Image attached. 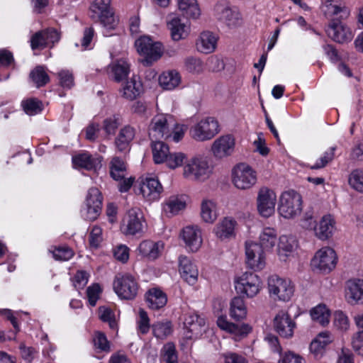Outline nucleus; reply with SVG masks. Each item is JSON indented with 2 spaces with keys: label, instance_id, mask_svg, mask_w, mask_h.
Here are the masks:
<instances>
[{
  "label": "nucleus",
  "instance_id": "nucleus-39",
  "mask_svg": "<svg viewBox=\"0 0 363 363\" xmlns=\"http://www.w3.org/2000/svg\"><path fill=\"white\" fill-rule=\"evenodd\" d=\"M246 264L254 270H261L266 264L264 251H245Z\"/></svg>",
  "mask_w": 363,
  "mask_h": 363
},
{
  "label": "nucleus",
  "instance_id": "nucleus-60",
  "mask_svg": "<svg viewBox=\"0 0 363 363\" xmlns=\"http://www.w3.org/2000/svg\"><path fill=\"white\" fill-rule=\"evenodd\" d=\"M99 310L100 319L104 322L108 323L109 327L111 329H115L117 324L113 312L106 307H100Z\"/></svg>",
  "mask_w": 363,
  "mask_h": 363
},
{
  "label": "nucleus",
  "instance_id": "nucleus-41",
  "mask_svg": "<svg viewBox=\"0 0 363 363\" xmlns=\"http://www.w3.org/2000/svg\"><path fill=\"white\" fill-rule=\"evenodd\" d=\"M230 315L235 320H240L247 315V307L243 298L240 296L234 297L230 303Z\"/></svg>",
  "mask_w": 363,
  "mask_h": 363
},
{
  "label": "nucleus",
  "instance_id": "nucleus-37",
  "mask_svg": "<svg viewBox=\"0 0 363 363\" xmlns=\"http://www.w3.org/2000/svg\"><path fill=\"white\" fill-rule=\"evenodd\" d=\"M146 301L150 308L158 310L163 308L167 302L166 294L158 289H151L146 293Z\"/></svg>",
  "mask_w": 363,
  "mask_h": 363
},
{
  "label": "nucleus",
  "instance_id": "nucleus-2",
  "mask_svg": "<svg viewBox=\"0 0 363 363\" xmlns=\"http://www.w3.org/2000/svg\"><path fill=\"white\" fill-rule=\"evenodd\" d=\"M175 125L176 121L170 115L160 113L155 116L148 127V134L151 140L170 138L172 128Z\"/></svg>",
  "mask_w": 363,
  "mask_h": 363
},
{
  "label": "nucleus",
  "instance_id": "nucleus-63",
  "mask_svg": "<svg viewBox=\"0 0 363 363\" xmlns=\"http://www.w3.org/2000/svg\"><path fill=\"white\" fill-rule=\"evenodd\" d=\"M60 84L65 89H70L74 86V77L69 70H61L57 74Z\"/></svg>",
  "mask_w": 363,
  "mask_h": 363
},
{
  "label": "nucleus",
  "instance_id": "nucleus-43",
  "mask_svg": "<svg viewBox=\"0 0 363 363\" xmlns=\"http://www.w3.org/2000/svg\"><path fill=\"white\" fill-rule=\"evenodd\" d=\"M127 165L123 160L118 157L112 158L110 162V174L114 180L123 179L126 175Z\"/></svg>",
  "mask_w": 363,
  "mask_h": 363
},
{
  "label": "nucleus",
  "instance_id": "nucleus-8",
  "mask_svg": "<svg viewBox=\"0 0 363 363\" xmlns=\"http://www.w3.org/2000/svg\"><path fill=\"white\" fill-rule=\"evenodd\" d=\"M113 289L121 299H134L138 294V284L129 274H118L113 281Z\"/></svg>",
  "mask_w": 363,
  "mask_h": 363
},
{
  "label": "nucleus",
  "instance_id": "nucleus-31",
  "mask_svg": "<svg viewBox=\"0 0 363 363\" xmlns=\"http://www.w3.org/2000/svg\"><path fill=\"white\" fill-rule=\"evenodd\" d=\"M135 129L126 125L121 128L115 140V145L118 151L126 153L130 150V144L135 137Z\"/></svg>",
  "mask_w": 363,
  "mask_h": 363
},
{
  "label": "nucleus",
  "instance_id": "nucleus-30",
  "mask_svg": "<svg viewBox=\"0 0 363 363\" xmlns=\"http://www.w3.org/2000/svg\"><path fill=\"white\" fill-rule=\"evenodd\" d=\"M218 326L223 330L238 337H242L247 335L251 328L247 324H235L228 321L225 316H220L217 320Z\"/></svg>",
  "mask_w": 363,
  "mask_h": 363
},
{
  "label": "nucleus",
  "instance_id": "nucleus-36",
  "mask_svg": "<svg viewBox=\"0 0 363 363\" xmlns=\"http://www.w3.org/2000/svg\"><path fill=\"white\" fill-rule=\"evenodd\" d=\"M186 200L182 195H172L167 199L163 204V210L167 214L177 215L186 208Z\"/></svg>",
  "mask_w": 363,
  "mask_h": 363
},
{
  "label": "nucleus",
  "instance_id": "nucleus-19",
  "mask_svg": "<svg viewBox=\"0 0 363 363\" xmlns=\"http://www.w3.org/2000/svg\"><path fill=\"white\" fill-rule=\"evenodd\" d=\"M60 38V33L56 29L49 28L40 30L32 36L30 46L33 50L43 49L50 44L57 43Z\"/></svg>",
  "mask_w": 363,
  "mask_h": 363
},
{
  "label": "nucleus",
  "instance_id": "nucleus-11",
  "mask_svg": "<svg viewBox=\"0 0 363 363\" xmlns=\"http://www.w3.org/2000/svg\"><path fill=\"white\" fill-rule=\"evenodd\" d=\"M102 201L100 191L95 187L90 188L86 199V208L82 211L83 217L89 220H96L101 213Z\"/></svg>",
  "mask_w": 363,
  "mask_h": 363
},
{
  "label": "nucleus",
  "instance_id": "nucleus-35",
  "mask_svg": "<svg viewBox=\"0 0 363 363\" xmlns=\"http://www.w3.org/2000/svg\"><path fill=\"white\" fill-rule=\"evenodd\" d=\"M109 74L113 79L120 82L125 79L130 72V64L124 59L113 62L108 67Z\"/></svg>",
  "mask_w": 363,
  "mask_h": 363
},
{
  "label": "nucleus",
  "instance_id": "nucleus-34",
  "mask_svg": "<svg viewBox=\"0 0 363 363\" xmlns=\"http://www.w3.org/2000/svg\"><path fill=\"white\" fill-rule=\"evenodd\" d=\"M182 237L187 247L196 248L201 247L202 243L201 232L198 226H186L183 228Z\"/></svg>",
  "mask_w": 363,
  "mask_h": 363
},
{
  "label": "nucleus",
  "instance_id": "nucleus-24",
  "mask_svg": "<svg viewBox=\"0 0 363 363\" xmlns=\"http://www.w3.org/2000/svg\"><path fill=\"white\" fill-rule=\"evenodd\" d=\"M140 213L136 209H130L125 216L121 229L126 235H135L143 230Z\"/></svg>",
  "mask_w": 363,
  "mask_h": 363
},
{
  "label": "nucleus",
  "instance_id": "nucleus-59",
  "mask_svg": "<svg viewBox=\"0 0 363 363\" xmlns=\"http://www.w3.org/2000/svg\"><path fill=\"white\" fill-rule=\"evenodd\" d=\"M89 274L84 270H79L72 279L73 286L77 289H82L89 281Z\"/></svg>",
  "mask_w": 363,
  "mask_h": 363
},
{
  "label": "nucleus",
  "instance_id": "nucleus-46",
  "mask_svg": "<svg viewBox=\"0 0 363 363\" xmlns=\"http://www.w3.org/2000/svg\"><path fill=\"white\" fill-rule=\"evenodd\" d=\"M111 0H94L90 5L91 18H96L104 13L111 10Z\"/></svg>",
  "mask_w": 363,
  "mask_h": 363
},
{
  "label": "nucleus",
  "instance_id": "nucleus-12",
  "mask_svg": "<svg viewBox=\"0 0 363 363\" xmlns=\"http://www.w3.org/2000/svg\"><path fill=\"white\" fill-rule=\"evenodd\" d=\"M296 326L295 321L286 311H279L273 318V328L281 337H292Z\"/></svg>",
  "mask_w": 363,
  "mask_h": 363
},
{
  "label": "nucleus",
  "instance_id": "nucleus-54",
  "mask_svg": "<svg viewBox=\"0 0 363 363\" xmlns=\"http://www.w3.org/2000/svg\"><path fill=\"white\" fill-rule=\"evenodd\" d=\"M298 247V240L292 235H281L277 244V250H296Z\"/></svg>",
  "mask_w": 363,
  "mask_h": 363
},
{
  "label": "nucleus",
  "instance_id": "nucleus-15",
  "mask_svg": "<svg viewBox=\"0 0 363 363\" xmlns=\"http://www.w3.org/2000/svg\"><path fill=\"white\" fill-rule=\"evenodd\" d=\"M337 256L335 251H317L311 259L313 269L323 273H329L336 266Z\"/></svg>",
  "mask_w": 363,
  "mask_h": 363
},
{
  "label": "nucleus",
  "instance_id": "nucleus-22",
  "mask_svg": "<svg viewBox=\"0 0 363 363\" xmlns=\"http://www.w3.org/2000/svg\"><path fill=\"white\" fill-rule=\"evenodd\" d=\"M326 32L331 39L339 43L350 41L353 36L351 29L337 20L330 22Z\"/></svg>",
  "mask_w": 363,
  "mask_h": 363
},
{
  "label": "nucleus",
  "instance_id": "nucleus-3",
  "mask_svg": "<svg viewBox=\"0 0 363 363\" xmlns=\"http://www.w3.org/2000/svg\"><path fill=\"white\" fill-rule=\"evenodd\" d=\"M267 285L269 296L275 301L287 302L294 295V286L291 281L276 274L269 277Z\"/></svg>",
  "mask_w": 363,
  "mask_h": 363
},
{
  "label": "nucleus",
  "instance_id": "nucleus-50",
  "mask_svg": "<svg viewBox=\"0 0 363 363\" xmlns=\"http://www.w3.org/2000/svg\"><path fill=\"white\" fill-rule=\"evenodd\" d=\"M30 77L37 87L45 86L50 81V77L43 66H37L31 71Z\"/></svg>",
  "mask_w": 363,
  "mask_h": 363
},
{
  "label": "nucleus",
  "instance_id": "nucleus-55",
  "mask_svg": "<svg viewBox=\"0 0 363 363\" xmlns=\"http://www.w3.org/2000/svg\"><path fill=\"white\" fill-rule=\"evenodd\" d=\"M184 66L186 69L193 74H199L203 70L202 61L195 57H188L185 59Z\"/></svg>",
  "mask_w": 363,
  "mask_h": 363
},
{
  "label": "nucleus",
  "instance_id": "nucleus-44",
  "mask_svg": "<svg viewBox=\"0 0 363 363\" xmlns=\"http://www.w3.org/2000/svg\"><path fill=\"white\" fill-rule=\"evenodd\" d=\"M310 314L314 321L323 326L327 325L330 322V312L324 304H319L313 308Z\"/></svg>",
  "mask_w": 363,
  "mask_h": 363
},
{
  "label": "nucleus",
  "instance_id": "nucleus-4",
  "mask_svg": "<svg viewBox=\"0 0 363 363\" xmlns=\"http://www.w3.org/2000/svg\"><path fill=\"white\" fill-rule=\"evenodd\" d=\"M220 132L218 121L214 117H206L192 125L189 130L191 137L199 142L213 138Z\"/></svg>",
  "mask_w": 363,
  "mask_h": 363
},
{
  "label": "nucleus",
  "instance_id": "nucleus-40",
  "mask_svg": "<svg viewBox=\"0 0 363 363\" xmlns=\"http://www.w3.org/2000/svg\"><path fill=\"white\" fill-rule=\"evenodd\" d=\"M181 82V77L175 70L163 72L159 77L160 86L166 90L175 89Z\"/></svg>",
  "mask_w": 363,
  "mask_h": 363
},
{
  "label": "nucleus",
  "instance_id": "nucleus-10",
  "mask_svg": "<svg viewBox=\"0 0 363 363\" xmlns=\"http://www.w3.org/2000/svg\"><path fill=\"white\" fill-rule=\"evenodd\" d=\"M261 283L259 277L255 273L245 272L235 280V288L238 293L253 298L259 292Z\"/></svg>",
  "mask_w": 363,
  "mask_h": 363
},
{
  "label": "nucleus",
  "instance_id": "nucleus-6",
  "mask_svg": "<svg viewBox=\"0 0 363 363\" xmlns=\"http://www.w3.org/2000/svg\"><path fill=\"white\" fill-rule=\"evenodd\" d=\"M281 216L290 219L298 216L302 211V199L299 194L294 191L284 192L278 208Z\"/></svg>",
  "mask_w": 363,
  "mask_h": 363
},
{
  "label": "nucleus",
  "instance_id": "nucleus-1",
  "mask_svg": "<svg viewBox=\"0 0 363 363\" xmlns=\"http://www.w3.org/2000/svg\"><path fill=\"white\" fill-rule=\"evenodd\" d=\"M212 173L213 167L209 160L203 155H196L187 160L183 166L182 176L189 181L203 182Z\"/></svg>",
  "mask_w": 363,
  "mask_h": 363
},
{
  "label": "nucleus",
  "instance_id": "nucleus-18",
  "mask_svg": "<svg viewBox=\"0 0 363 363\" xmlns=\"http://www.w3.org/2000/svg\"><path fill=\"white\" fill-rule=\"evenodd\" d=\"M320 10L327 18H332L337 15L345 18L350 13V9L342 0H320Z\"/></svg>",
  "mask_w": 363,
  "mask_h": 363
},
{
  "label": "nucleus",
  "instance_id": "nucleus-47",
  "mask_svg": "<svg viewBox=\"0 0 363 363\" xmlns=\"http://www.w3.org/2000/svg\"><path fill=\"white\" fill-rule=\"evenodd\" d=\"M97 18L100 20L101 23L106 30L104 33V35H111V34L108 33V31L114 30L118 25V19L114 16L112 10L106 12V13H104Z\"/></svg>",
  "mask_w": 363,
  "mask_h": 363
},
{
  "label": "nucleus",
  "instance_id": "nucleus-29",
  "mask_svg": "<svg viewBox=\"0 0 363 363\" xmlns=\"http://www.w3.org/2000/svg\"><path fill=\"white\" fill-rule=\"evenodd\" d=\"M346 296L352 304L363 303V279H353L347 282Z\"/></svg>",
  "mask_w": 363,
  "mask_h": 363
},
{
  "label": "nucleus",
  "instance_id": "nucleus-23",
  "mask_svg": "<svg viewBox=\"0 0 363 363\" xmlns=\"http://www.w3.org/2000/svg\"><path fill=\"white\" fill-rule=\"evenodd\" d=\"M73 166L77 169H84L96 172L101 167V157L84 152L72 157Z\"/></svg>",
  "mask_w": 363,
  "mask_h": 363
},
{
  "label": "nucleus",
  "instance_id": "nucleus-27",
  "mask_svg": "<svg viewBox=\"0 0 363 363\" xmlns=\"http://www.w3.org/2000/svg\"><path fill=\"white\" fill-rule=\"evenodd\" d=\"M217 40L218 38L213 33L208 30L203 31L196 40V49L202 53H211L216 48Z\"/></svg>",
  "mask_w": 363,
  "mask_h": 363
},
{
  "label": "nucleus",
  "instance_id": "nucleus-38",
  "mask_svg": "<svg viewBox=\"0 0 363 363\" xmlns=\"http://www.w3.org/2000/svg\"><path fill=\"white\" fill-rule=\"evenodd\" d=\"M178 8L187 18L196 19L201 15L197 0H177Z\"/></svg>",
  "mask_w": 363,
  "mask_h": 363
},
{
  "label": "nucleus",
  "instance_id": "nucleus-20",
  "mask_svg": "<svg viewBox=\"0 0 363 363\" xmlns=\"http://www.w3.org/2000/svg\"><path fill=\"white\" fill-rule=\"evenodd\" d=\"M167 26L171 38L174 41L186 38L189 33V25L176 14H170L167 18Z\"/></svg>",
  "mask_w": 363,
  "mask_h": 363
},
{
  "label": "nucleus",
  "instance_id": "nucleus-16",
  "mask_svg": "<svg viewBox=\"0 0 363 363\" xmlns=\"http://www.w3.org/2000/svg\"><path fill=\"white\" fill-rule=\"evenodd\" d=\"M184 327L186 339L198 338L206 330V321L199 314L189 313L185 315Z\"/></svg>",
  "mask_w": 363,
  "mask_h": 363
},
{
  "label": "nucleus",
  "instance_id": "nucleus-58",
  "mask_svg": "<svg viewBox=\"0 0 363 363\" xmlns=\"http://www.w3.org/2000/svg\"><path fill=\"white\" fill-rule=\"evenodd\" d=\"M93 342L94 347L96 349L104 352L109 351V342L108 341L104 333L99 331L96 332L93 338Z\"/></svg>",
  "mask_w": 363,
  "mask_h": 363
},
{
  "label": "nucleus",
  "instance_id": "nucleus-64",
  "mask_svg": "<svg viewBox=\"0 0 363 363\" xmlns=\"http://www.w3.org/2000/svg\"><path fill=\"white\" fill-rule=\"evenodd\" d=\"M150 319L147 313L143 309L139 311V320H138V328L143 334H146L150 330Z\"/></svg>",
  "mask_w": 363,
  "mask_h": 363
},
{
  "label": "nucleus",
  "instance_id": "nucleus-28",
  "mask_svg": "<svg viewBox=\"0 0 363 363\" xmlns=\"http://www.w3.org/2000/svg\"><path fill=\"white\" fill-rule=\"evenodd\" d=\"M335 230V221L333 216H323L318 225L315 228V235L320 240H327L332 236Z\"/></svg>",
  "mask_w": 363,
  "mask_h": 363
},
{
  "label": "nucleus",
  "instance_id": "nucleus-5",
  "mask_svg": "<svg viewBox=\"0 0 363 363\" xmlns=\"http://www.w3.org/2000/svg\"><path fill=\"white\" fill-rule=\"evenodd\" d=\"M138 52L144 57L143 63L150 65L158 60L162 55L163 48L160 42L153 41L148 36H142L135 42Z\"/></svg>",
  "mask_w": 363,
  "mask_h": 363
},
{
  "label": "nucleus",
  "instance_id": "nucleus-26",
  "mask_svg": "<svg viewBox=\"0 0 363 363\" xmlns=\"http://www.w3.org/2000/svg\"><path fill=\"white\" fill-rule=\"evenodd\" d=\"M179 272L182 277L189 284L194 285L197 281L198 269L191 259L186 256L179 258Z\"/></svg>",
  "mask_w": 363,
  "mask_h": 363
},
{
  "label": "nucleus",
  "instance_id": "nucleus-25",
  "mask_svg": "<svg viewBox=\"0 0 363 363\" xmlns=\"http://www.w3.org/2000/svg\"><path fill=\"white\" fill-rule=\"evenodd\" d=\"M237 221L230 217H225L220 220L213 229L216 236L220 240L230 239L235 236Z\"/></svg>",
  "mask_w": 363,
  "mask_h": 363
},
{
  "label": "nucleus",
  "instance_id": "nucleus-7",
  "mask_svg": "<svg viewBox=\"0 0 363 363\" xmlns=\"http://www.w3.org/2000/svg\"><path fill=\"white\" fill-rule=\"evenodd\" d=\"M257 172L248 164L240 163L232 171V180L239 189H248L257 182Z\"/></svg>",
  "mask_w": 363,
  "mask_h": 363
},
{
  "label": "nucleus",
  "instance_id": "nucleus-51",
  "mask_svg": "<svg viewBox=\"0 0 363 363\" xmlns=\"http://www.w3.org/2000/svg\"><path fill=\"white\" fill-rule=\"evenodd\" d=\"M186 160V155L184 153L177 152L172 153L169 152L166 157L164 162H166V164L169 168L174 169L182 165L184 166Z\"/></svg>",
  "mask_w": 363,
  "mask_h": 363
},
{
  "label": "nucleus",
  "instance_id": "nucleus-21",
  "mask_svg": "<svg viewBox=\"0 0 363 363\" xmlns=\"http://www.w3.org/2000/svg\"><path fill=\"white\" fill-rule=\"evenodd\" d=\"M235 149V140L230 135H222L215 140L211 145L213 155L217 159H223L231 155Z\"/></svg>",
  "mask_w": 363,
  "mask_h": 363
},
{
  "label": "nucleus",
  "instance_id": "nucleus-62",
  "mask_svg": "<svg viewBox=\"0 0 363 363\" xmlns=\"http://www.w3.org/2000/svg\"><path fill=\"white\" fill-rule=\"evenodd\" d=\"M101 291V289L99 284H94L87 288L86 296L90 306H96Z\"/></svg>",
  "mask_w": 363,
  "mask_h": 363
},
{
  "label": "nucleus",
  "instance_id": "nucleus-61",
  "mask_svg": "<svg viewBox=\"0 0 363 363\" xmlns=\"http://www.w3.org/2000/svg\"><path fill=\"white\" fill-rule=\"evenodd\" d=\"M102 241V229L99 226H94L89 235L90 246L94 248H99L101 247Z\"/></svg>",
  "mask_w": 363,
  "mask_h": 363
},
{
  "label": "nucleus",
  "instance_id": "nucleus-48",
  "mask_svg": "<svg viewBox=\"0 0 363 363\" xmlns=\"http://www.w3.org/2000/svg\"><path fill=\"white\" fill-rule=\"evenodd\" d=\"M21 106L24 112L29 116L40 113L43 110V104L37 99L30 98L21 102Z\"/></svg>",
  "mask_w": 363,
  "mask_h": 363
},
{
  "label": "nucleus",
  "instance_id": "nucleus-49",
  "mask_svg": "<svg viewBox=\"0 0 363 363\" xmlns=\"http://www.w3.org/2000/svg\"><path fill=\"white\" fill-rule=\"evenodd\" d=\"M153 335L157 339H165L172 332V323L169 321L157 322L152 325Z\"/></svg>",
  "mask_w": 363,
  "mask_h": 363
},
{
  "label": "nucleus",
  "instance_id": "nucleus-9",
  "mask_svg": "<svg viewBox=\"0 0 363 363\" xmlns=\"http://www.w3.org/2000/svg\"><path fill=\"white\" fill-rule=\"evenodd\" d=\"M214 13L217 20L229 28H234L240 24V12L225 0L220 1L216 4Z\"/></svg>",
  "mask_w": 363,
  "mask_h": 363
},
{
  "label": "nucleus",
  "instance_id": "nucleus-57",
  "mask_svg": "<svg viewBox=\"0 0 363 363\" xmlns=\"http://www.w3.org/2000/svg\"><path fill=\"white\" fill-rule=\"evenodd\" d=\"M334 325L340 331H346L350 328V320L347 315L342 311H336L334 314Z\"/></svg>",
  "mask_w": 363,
  "mask_h": 363
},
{
  "label": "nucleus",
  "instance_id": "nucleus-52",
  "mask_svg": "<svg viewBox=\"0 0 363 363\" xmlns=\"http://www.w3.org/2000/svg\"><path fill=\"white\" fill-rule=\"evenodd\" d=\"M336 147H331L327 150L316 161V162L308 166L311 169H318L325 167L334 158Z\"/></svg>",
  "mask_w": 363,
  "mask_h": 363
},
{
  "label": "nucleus",
  "instance_id": "nucleus-17",
  "mask_svg": "<svg viewBox=\"0 0 363 363\" xmlns=\"http://www.w3.org/2000/svg\"><path fill=\"white\" fill-rule=\"evenodd\" d=\"M277 202L276 194L267 188H262L257 196V209L260 215L268 218L274 214Z\"/></svg>",
  "mask_w": 363,
  "mask_h": 363
},
{
  "label": "nucleus",
  "instance_id": "nucleus-53",
  "mask_svg": "<svg viewBox=\"0 0 363 363\" xmlns=\"http://www.w3.org/2000/svg\"><path fill=\"white\" fill-rule=\"evenodd\" d=\"M162 355L165 363H178L176 347L172 342H167L163 346Z\"/></svg>",
  "mask_w": 363,
  "mask_h": 363
},
{
  "label": "nucleus",
  "instance_id": "nucleus-33",
  "mask_svg": "<svg viewBox=\"0 0 363 363\" xmlns=\"http://www.w3.org/2000/svg\"><path fill=\"white\" fill-rule=\"evenodd\" d=\"M142 90L141 82L138 77L133 76L123 85L120 92L123 98L133 101L140 94Z\"/></svg>",
  "mask_w": 363,
  "mask_h": 363
},
{
  "label": "nucleus",
  "instance_id": "nucleus-14",
  "mask_svg": "<svg viewBox=\"0 0 363 363\" xmlns=\"http://www.w3.org/2000/svg\"><path fill=\"white\" fill-rule=\"evenodd\" d=\"M278 238L276 230L274 228H266L259 234V242L252 238H248L245 242V250H254L262 248V250H269L277 247Z\"/></svg>",
  "mask_w": 363,
  "mask_h": 363
},
{
  "label": "nucleus",
  "instance_id": "nucleus-32",
  "mask_svg": "<svg viewBox=\"0 0 363 363\" xmlns=\"http://www.w3.org/2000/svg\"><path fill=\"white\" fill-rule=\"evenodd\" d=\"M201 218L206 223H213L218 217L216 202L213 199H204L201 203Z\"/></svg>",
  "mask_w": 363,
  "mask_h": 363
},
{
  "label": "nucleus",
  "instance_id": "nucleus-56",
  "mask_svg": "<svg viewBox=\"0 0 363 363\" xmlns=\"http://www.w3.org/2000/svg\"><path fill=\"white\" fill-rule=\"evenodd\" d=\"M121 123V116L119 115H113L104 121V130L107 134L113 135Z\"/></svg>",
  "mask_w": 363,
  "mask_h": 363
},
{
  "label": "nucleus",
  "instance_id": "nucleus-45",
  "mask_svg": "<svg viewBox=\"0 0 363 363\" xmlns=\"http://www.w3.org/2000/svg\"><path fill=\"white\" fill-rule=\"evenodd\" d=\"M348 184L352 189L363 194V169H353L348 176Z\"/></svg>",
  "mask_w": 363,
  "mask_h": 363
},
{
  "label": "nucleus",
  "instance_id": "nucleus-42",
  "mask_svg": "<svg viewBox=\"0 0 363 363\" xmlns=\"http://www.w3.org/2000/svg\"><path fill=\"white\" fill-rule=\"evenodd\" d=\"M152 150L153 160L156 164L164 162L166 157L169 153V147L160 140L152 141Z\"/></svg>",
  "mask_w": 363,
  "mask_h": 363
},
{
  "label": "nucleus",
  "instance_id": "nucleus-13",
  "mask_svg": "<svg viewBox=\"0 0 363 363\" xmlns=\"http://www.w3.org/2000/svg\"><path fill=\"white\" fill-rule=\"evenodd\" d=\"M163 192V186L157 177L147 176L140 183V193L149 202L157 201Z\"/></svg>",
  "mask_w": 363,
  "mask_h": 363
}]
</instances>
